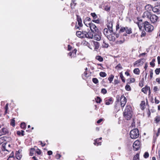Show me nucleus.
Here are the masks:
<instances>
[{
    "instance_id": "obj_25",
    "label": "nucleus",
    "mask_w": 160,
    "mask_h": 160,
    "mask_svg": "<svg viewBox=\"0 0 160 160\" xmlns=\"http://www.w3.org/2000/svg\"><path fill=\"white\" fill-rule=\"evenodd\" d=\"M136 24H137L139 29L140 30H141L142 26H143V23H142L141 22H136Z\"/></svg>"
},
{
    "instance_id": "obj_63",
    "label": "nucleus",
    "mask_w": 160,
    "mask_h": 160,
    "mask_svg": "<svg viewBox=\"0 0 160 160\" xmlns=\"http://www.w3.org/2000/svg\"><path fill=\"white\" fill-rule=\"evenodd\" d=\"M119 82L118 80H115L114 81V84L115 85L118 84Z\"/></svg>"
},
{
    "instance_id": "obj_19",
    "label": "nucleus",
    "mask_w": 160,
    "mask_h": 160,
    "mask_svg": "<svg viewBox=\"0 0 160 160\" xmlns=\"http://www.w3.org/2000/svg\"><path fill=\"white\" fill-rule=\"evenodd\" d=\"M141 60L139 59L137 61H136L134 63L133 66L134 67H138L140 66H141L142 63L141 64L140 63L141 62Z\"/></svg>"
},
{
    "instance_id": "obj_48",
    "label": "nucleus",
    "mask_w": 160,
    "mask_h": 160,
    "mask_svg": "<svg viewBox=\"0 0 160 160\" xmlns=\"http://www.w3.org/2000/svg\"><path fill=\"white\" fill-rule=\"evenodd\" d=\"M155 121L157 122H158L160 121V117L159 116H157L155 118Z\"/></svg>"
},
{
    "instance_id": "obj_53",
    "label": "nucleus",
    "mask_w": 160,
    "mask_h": 160,
    "mask_svg": "<svg viewBox=\"0 0 160 160\" xmlns=\"http://www.w3.org/2000/svg\"><path fill=\"white\" fill-rule=\"evenodd\" d=\"M102 139V138H99L98 139H97L96 140H94V145H96V143H97L98 141H99V140H101Z\"/></svg>"
},
{
    "instance_id": "obj_51",
    "label": "nucleus",
    "mask_w": 160,
    "mask_h": 160,
    "mask_svg": "<svg viewBox=\"0 0 160 160\" xmlns=\"http://www.w3.org/2000/svg\"><path fill=\"white\" fill-rule=\"evenodd\" d=\"M8 109V104L7 103L5 107V114H6L7 113V111Z\"/></svg>"
},
{
    "instance_id": "obj_8",
    "label": "nucleus",
    "mask_w": 160,
    "mask_h": 160,
    "mask_svg": "<svg viewBox=\"0 0 160 160\" xmlns=\"http://www.w3.org/2000/svg\"><path fill=\"white\" fill-rule=\"evenodd\" d=\"M121 106L122 107H123L127 102V99L123 96H122L120 98Z\"/></svg>"
},
{
    "instance_id": "obj_33",
    "label": "nucleus",
    "mask_w": 160,
    "mask_h": 160,
    "mask_svg": "<svg viewBox=\"0 0 160 160\" xmlns=\"http://www.w3.org/2000/svg\"><path fill=\"white\" fill-rule=\"evenodd\" d=\"M76 0H72V2L71 3V6L72 8H74L75 6L76 3L75 2Z\"/></svg>"
},
{
    "instance_id": "obj_35",
    "label": "nucleus",
    "mask_w": 160,
    "mask_h": 160,
    "mask_svg": "<svg viewBox=\"0 0 160 160\" xmlns=\"http://www.w3.org/2000/svg\"><path fill=\"white\" fill-rule=\"evenodd\" d=\"M99 75L101 77H105L107 75L106 73L104 72H101L99 73Z\"/></svg>"
},
{
    "instance_id": "obj_60",
    "label": "nucleus",
    "mask_w": 160,
    "mask_h": 160,
    "mask_svg": "<svg viewBox=\"0 0 160 160\" xmlns=\"http://www.w3.org/2000/svg\"><path fill=\"white\" fill-rule=\"evenodd\" d=\"M36 152L38 155H40L41 154V151L38 149L36 151Z\"/></svg>"
},
{
    "instance_id": "obj_2",
    "label": "nucleus",
    "mask_w": 160,
    "mask_h": 160,
    "mask_svg": "<svg viewBox=\"0 0 160 160\" xmlns=\"http://www.w3.org/2000/svg\"><path fill=\"white\" fill-rule=\"evenodd\" d=\"M132 110L131 106L129 105L127 106L123 112L125 118L127 120H130L132 117Z\"/></svg>"
},
{
    "instance_id": "obj_64",
    "label": "nucleus",
    "mask_w": 160,
    "mask_h": 160,
    "mask_svg": "<svg viewBox=\"0 0 160 160\" xmlns=\"http://www.w3.org/2000/svg\"><path fill=\"white\" fill-rule=\"evenodd\" d=\"M156 81L159 84H160V78H158L156 79Z\"/></svg>"
},
{
    "instance_id": "obj_34",
    "label": "nucleus",
    "mask_w": 160,
    "mask_h": 160,
    "mask_svg": "<svg viewBox=\"0 0 160 160\" xmlns=\"http://www.w3.org/2000/svg\"><path fill=\"white\" fill-rule=\"evenodd\" d=\"M92 81L95 84H97L98 82V80L96 78H93L92 79Z\"/></svg>"
},
{
    "instance_id": "obj_46",
    "label": "nucleus",
    "mask_w": 160,
    "mask_h": 160,
    "mask_svg": "<svg viewBox=\"0 0 160 160\" xmlns=\"http://www.w3.org/2000/svg\"><path fill=\"white\" fill-rule=\"evenodd\" d=\"M21 128L24 129L26 127V124L24 122L22 123L21 124Z\"/></svg>"
},
{
    "instance_id": "obj_9",
    "label": "nucleus",
    "mask_w": 160,
    "mask_h": 160,
    "mask_svg": "<svg viewBox=\"0 0 160 160\" xmlns=\"http://www.w3.org/2000/svg\"><path fill=\"white\" fill-rule=\"evenodd\" d=\"M116 36V35L115 34V33H114L112 32L109 36H107V38L109 41H114L115 40ZM116 37L117 38L118 36H116Z\"/></svg>"
},
{
    "instance_id": "obj_56",
    "label": "nucleus",
    "mask_w": 160,
    "mask_h": 160,
    "mask_svg": "<svg viewBox=\"0 0 160 160\" xmlns=\"http://www.w3.org/2000/svg\"><path fill=\"white\" fill-rule=\"evenodd\" d=\"M34 151V149L33 148H31L30 151V154L31 156H32L33 154V152Z\"/></svg>"
},
{
    "instance_id": "obj_50",
    "label": "nucleus",
    "mask_w": 160,
    "mask_h": 160,
    "mask_svg": "<svg viewBox=\"0 0 160 160\" xmlns=\"http://www.w3.org/2000/svg\"><path fill=\"white\" fill-rule=\"evenodd\" d=\"M137 33H134L133 34H132L131 36V38H134L136 36L137 37L138 36V35L137 34Z\"/></svg>"
},
{
    "instance_id": "obj_55",
    "label": "nucleus",
    "mask_w": 160,
    "mask_h": 160,
    "mask_svg": "<svg viewBox=\"0 0 160 160\" xmlns=\"http://www.w3.org/2000/svg\"><path fill=\"white\" fill-rule=\"evenodd\" d=\"M101 92L102 93L105 94L107 93V91L105 89L103 88L101 90Z\"/></svg>"
},
{
    "instance_id": "obj_17",
    "label": "nucleus",
    "mask_w": 160,
    "mask_h": 160,
    "mask_svg": "<svg viewBox=\"0 0 160 160\" xmlns=\"http://www.w3.org/2000/svg\"><path fill=\"white\" fill-rule=\"evenodd\" d=\"M148 91L149 94H150V87L147 86H146L145 88H143L142 89V91L144 93L146 94L147 92Z\"/></svg>"
},
{
    "instance_id": "obj_29",
    "label": "nucleus",
    "mask_w": 160,
    "mask_h": 160,
    "mask_svg": "<svg viewBox=\"0 0 160 160\" xmlns=\"http://www.w3.org/2000/svg\"><path fill=\"white\" fill-rule=\"evenodd\" d=\"M16 158L18 160H20L22 157V155L20 154L19 152H16Z\"/></svg>"
},
{
    "instance_id": "obj_13",
    "label": "nucleus",
    "mask_w": 160,
    "mask_h": 160,
    "mask_svg": "<svg viewBox=\"0 0 160 160\" xmlns=\"http://www.w3.org/2000/svg\"><path fill=\"white\" fill-rule=\"evenodd\" d=\"M112 30L111 29H109L108 28H105L104 29L103 33L105 36L107 37V36L112 33Z\"/></svg>"
},
{
    "instance_id": "obj_1",
    "label": "nucleus",
    "mask_w": 160,
    "mask_h": 160,
    "mask_svg": "<svg viewBox=\"0 0 160 160\" xmlns=\"http://www.w3.org/2000/svg\"><path fill=\"white\" fill-rule=\"evenodd\" d=\"M77 36L80 38H86L89 39H92L93 37V33L90 32L88 27H86L81 31L77 32Z\"/></svg>"
},
{
    "instance_id": "obj_61",
    "label": "nucleus",
    "mask_w": 160,
    "mask_h": 160,
    "mask_svg": "<svg viewBox=\"0 0 160 160\" xmlns=\"http://www.w3.org/2000/svg\"><path fill=\"white\" fill-rule=\"evenodd\" d=\"M155 103L157 104H158L159 102V101L156 98H155Z\"/></svg>"
},
{
    "instance_id": "obj_6",
    "label": "nucleus",
    "mask_w": 160,
    "mask_h": 160,
    "mask_svg": "<svg viewBox=\"0 0 160 160\" xmlns=\"http://www.w3.org/2000/svg\"><path fill=\"white\" fill-rule=\"evenodd\" d=\"M77 22L75 26V28L76 29H78L80 30L79 27H82V20L80 17L78 15H77Z\"/></svg>"
},
{
    "instance_id": "obj_3",
    "label": "nucleus",
    "mask_w": 160,
    "mask_h": 160,
    "mask_svg": "<svg viewBox=\"0 0 160 160\" xmlns=\"http://www.w3.org/2000/svg\"><path fill=\"white\" fill-rule=\"evenodd\" d=\"M143 26L145 31L147 32H151L154 29L153 26L148 21H145L143 23Z\"/></svg>"
},
{
    "instance_id": "obj_43",
    "label": "nucleus",
    "mask_w": 160,
    "mask_h": 160,
    "mask_svg": "<svg viewBox=\"0 0 160 160\" xmlns=\"http://www.w3.org/2000/svg\"><path fill=\"white\" fill-rule=\"evenodd\" d=\"M146 35V32L145 31L142 30L141 32V37H145Z\"/></svg>"
},
{
    "instance_id": "obj_12",
    "label": "nucleus",
    "mask_w": 160,
    "mask_h": 160,
    "mask_svg": "<svg viewBox=\"0 0 160 160\" xmlns=\"http://www.w3.org/2000/svg\"><path fill=\"white\" fill-rule=\"evenodd\" d=\"M140 142L137 140L134 142L133 144V147L134 148L136 149V150H138L140 148Z\"/></svg>"
},
{
    "instance_id": "obj_28",
    "label": "nucleus",
    "mask_w": 160,
    "mask_h": 160,
    "mask_svg": "<svg viewBox=\"0 0 160 160\" xmlns=\"http://www.w3.org/2000/svg\"><path fill=\"white\" fill-rule=\"evenodd\" d=\"M160 133V128H158V132L156 134H154L153 136V138L154 140H156L158 137L159 135V134Z\"/></svg>"
},
{
    "instance_id": "obj_58",
    "label": "nucleus",
    "mask_w": 160,
    "mask_h": 160,
    "mask_svg": "<svg viewBox=\"0 0 160 160\" xmlns=\"http://www.w3.org/2000/svg\"><path fill=\"white\" fill-rule=\"evenodd\" d=\"M103 44H104L103 45V47L106 48H107L108 47V44L106 43L104 41L103 42Z\"/></svg>"
},
{
    "instance_id": "obj_30",
    "label": "nucleus",
    "mask_w": 160,
    "mask_h": 160,
    "mask_svg": "<svg viewBox=\"0 0 160 160\" xmlns=\"http://www.w3.org/2000/svg\"><path fill=\"white\" fill-rule=\"evenodd\" d=\"M96 58L100 62H102L103 61V58L100 56H97L96 57Z\"/></svg>"
},
{
    "instance_id": "obj_4",
    "label": "nucleus",
    "mask_w": 160,
    "mask_h": 160,
    "mask_svg": "<svg viewBox=\"0 0 160 160\" xmlns=\"http://www.w3.org/2000/svg\"><path fill=\"white\" fill-rule=\"evenodd\" d=\"M130 137L132 139H135L138 137L139 136V131L137 129H134L132 130L130 133Z\"/></svg>"
},
{
    "instance_id": "obj_57",
    "label": "nucleus",
    "mask_w": 160,
    "mask_h": 160,
    "mask_svg": "<svg viewBox=\"0 0 160 160\" xmlns=\"http://www.w3.org/2000/svg\"><path fill=\"white\" fill-rule=\"evenodd\" d=\"M61 157V155L59 154H57L55 157L57 159H59Z\"/></svg>"
},
{
    "instance_id": "obj_40",
    "label": "nucleus",
    "mask_w": 160,
    "mask_h": 160,
    "mask_svg": "<svg viewBox=\"0 0 160 160\" xmlns=\"http://www.w3.org/2000/svg\"><path fill=\"white\" fill-rule=\"evenodd\" d=\"M139 158V155L137 154L133 157V160H137Z\"/></svg>"
},
{
    "instance_id": "obj_22",
    "label": "nucleus",
    "mask_w": 160,
    "mask_h": 160,
    "mask_svg": "<svg viewBox=\"0 0 160 160\" xmlns=\"http://www.w3.org/2000/svg\"><path fill=\"white\" fill-rule=\"evenodd\" d=\"M145 9L147 10V11H150L152 10V9L153 8L152 6L150 4H148L146 5L145 7Z\"/></svg>"
},
{
    "instance_id": "obj_23",
    "label": "nucleus",
    "mask_w": 160,
    "mask_h": 160,
    "mask_svg": "<svg viewBox=\"0 0 160 160\" xmlns=\"http://www.w3.org/2000/svg\"><path fill=\"white\" fill-rule=\"evenodd\" d=\"M91 20V18H90L89 17H87L86 18L85 20H84V24L86 26V27H88V23H87V22H90Z\"/></svg>"
},
{
    "instance_id": "obj_37",
    "label": "nucleus",
    "mask_w": 160,
    "mask_h": 160,
    "mask_svg": "<svg viewBox=\"0 0 160 160\" xmlns=\"http://www.w3.org/2000/svg\"><path fill=\"white\" fill-rule=\"evenodd\" d=\"M83 76H84L88 78L90 76V74H88L87 73V72L86 71L84 72V74L82 76V77L84 79V78L83 77Z\"/></svg>"
},
{
    "instance_id": "obj_47",
    "label": "nucleus",
    "mask_w": 160,
    "mask_h": 160,
    "mask_svg": "<svg viewBox=\"0 0 160 160\" xmlns=\"http://www.w3.org/2000/svg\"><path fill=\"white\" fill-rule=\"evenodd\" d=\"M116 68L118 70L121 69L122 68L121 65L120 64H118L116 67Z\"/></svg>"
},
{
    "instance_id": "obj_38",
    "label": "nucleus",
    "mask_w": 160,
    "mask_h": 160,
    "mask_svg": "<svg viewBox=\"0 0 160 160\" xmlns=\"http://www.w3.org/2000/svg\"><path fill=\"white\" fill-rule=\"evenodd\" d=\"M24 131L23 130H22L21 132L20 131H18L17 132V134L18 135L21 134L22 136H23L24 135Z\"/></svg>"
},
{
    "instance_id": "obj_32",
    "label": "nucleus",
    "mask_w": 160,
    "mask_h": 160,
    "mask_svg": "<svg viewBox=\"0 0 160 160\" xmlns=\"http://www.w3.org/2000/svg\"><path fill=\"white\" fill-rule=\"evenodd\" d=\"M114 76L112 75H111L108 78V80L110 82V83H111L113 81V79L114 78Z\"/></svg>"
},
{
    "instance_id": "obj_59",
    "label": "nucleus",
    "mask_w": 160,
    "mask_h": 160,
    "mask_svg": "<svg viewBox=\"0 0 160 160\" xmlns=\"http://www.w3.org/2000/svg\"><path fill=\"white\" fill-rule=\"evenodd\" d=\"M153 90L155 92L158 91V87L157 86L154 87L153 88Z\"/></svg>"
},
{
    "instance_id": "obj_24",
    "label": "nucleus",
    "mask_w": 160,
    "mask_h": 160,
    "mask_svg": "<svg viewBox=\"0 0 160 160\" xmlns=\"http://www.w3.org/2000/svg\"><path fill=\"white\" fill-rule=\"evenodd\" d=\"M112 103V99L110 98L108 100H106L105 102V104L107 105H109Z\"/></svg>"
},
{
    "instance_id": "obj_11",
    "label": "nucleus",
    "mask_w": 160,
    "mask_h": 160,
    "mask_svg": "<svg viewBox=\"0 0 160 160\" xmlns=\"http://www.w3.org/2000/svg\"><path fill=\"white\" fill-rule=\"evenodd\" d=\"M9 133V131L7 128H3L0 131V136L6 134H8Z\"/></svg>"
},
{
    "instance_id": "obj_36",
    "label": "nucleus",
    "mask_w": 160,
    "mask_h": 160,
    "mask_svg": "<svg viewBox=\"0 0 160 160\" xmlns=\"http://www.w3.org/2000/svg\"><path fill=\"white\" fill-rule=\"evenodd\" d=\"M91 15L94 19H96L98 18L97 16L95 13H91Z\"/></svg>"
},
{
    "instance_id": "obj_26",
    "label": "nucleus",
    "mask_w": 160,
    "mask_h": 160,
    "mask_svg": "<svg viewBox=\"0 0 160 160\" xmlns=\"http://www.w3.org/2000/svg\"><path fill=\"white\" fill-rule=\"evenodd\" d=\"M126 32L128 34H130L132 33V29L131 28L126 27Z\"/></svg>"
},
{
    "instance_id": "obj_20",
    "label": "nucleus",
    "mask_w": 160,
    "mask_h": 160,
    "mask_svg": "<svg viewBox=\"0 0 160 160\" xmlns=\"http://www.w3.org/2000/svg\"><path fill=\"white\" fill-rule=\"evenodd\" d=\"M93 45L94 47V50L96 51L98 48L99 47V43L96 41H94L93 42Z\"/></svg>"
},
{
    "instance_id": "obj_27",
    "label": "nucleus",
    "mask_w": 160,
    "mask_h": 160,
    "mask_svg": "<svg viewBox=\"0 0 160 160\" xmlns=\"http://www.w3.org/2000/svg\"><path fill=\"white\" fill-rule=\"evenodd\" d=\"M145 102L144 101H142L140 104L141 108L143 110L145 108Z\"/></svg>"
},
{
    "instance_id": "obj_5",
    "label": "nucleus",
    "mask_w": 160,
    "mask_h": 160,
    "mask_svg": "<svg viewBox=\"0 0 160 160\" xmlns=\"http://www.w3.org/2000/svg\"><path fill=\"white\" fill-rule=\"evenodd\" d=\"M88 26H89L90 28L91 29V32H92V33H93V36L94 33H97L99 31L97 27L93 23L89 22L88 23Z\"/></svg>"
},
{
    "instance_id": "obj_45",
    "label": "nucleus",
    "mask_w": 160,
    "mask_h": 160,
    "mask_svg": "<svg viewBox=\"0 0 160 160\" xmlns=\"http://www.w3.org/2000/svg\"><path fill=\"white\" fill-rule=\"evenodd\" d=\"M155 72L156 74L157 75L159 74V73H160V68H157L155 70Z\"/></svg>"
},
{
    "instance_id": "obj_49",
    "label": "nucleus",
    "mask_w": 160,
    "mask_h": 160,
    "mask_svg": "<svg viewBox=\"0 0 160 160\" xmlns=\"http://www.w3.org/2000/svg\"><path fill=\"white\" fill-rule=\"evenodd\" d=\"M125 28H126V27H122L120 28V32H124L125 31V30H126Z\"/></svg>"
},
{
    "instance_id": "obj_42",
    "label": "nucleus",
    "mask_w": 160,
    "mask_h": 160,
    "mask_svg": "<svg viewBox=\"0 0 160 160\" xmlns=\"http://www.w3.org/2000/svg\"><path fill=\"white\" fill-rule=\"evenodd\" d=\"M149 156V154L148 153V152H146L143 155V157L145 158H147Z\"/></svg>"
},
{
    "instance_id": "obj_10",
    "label": "nucleus",
    "mask_w": 160,
    "mask_h": 160,
    "mask_svg": "<svg viewBox=\"0 0 160 160\" xmlns=\"http://www.w3.org/2000/svg\"><path fill=\"white\" fill-rule=\"evenodd\" d=\"M158 19V16L153 14L151 15L149 19L152 23H154L157 21Z\"/></svg>"
},
{
    "instance_id": "obj_14",
    "label": "nucleus",
    "mask_w": 160,
    "mask_h": 160,
    "mask_svg": "<svg viewBox=\"0 0 160 160\" xmlns=\"http://www.w3.org/2000/svg\"><path fill=\"white\" fill-rule=\"evenodd\" d=\"M151 13L148 11H146L144 12L142 17L143 18L150 19L151 15Z\"/></svg>"
},
{
    "instance_id": "obj_39",
    "label": "nucleus",
    "mask_w": 160,
    "mask_h": 160,
    "mask_svg": "<svg viewBox=\"0 0 160 160\" xmlns=\"http://www.w3.org/2000/svg\"><path fill=\"white\" fill-rule=\"evenodd\" d=\"M95 100L96 102L98 103H100L101 101V98L98 97H97V98L95 99Z\"/></svg>"
},
{
    "instance_id": "obj_52",
    "label": "nucleus",
    "mask_w": 160,
    "mask_h": 160,
    "mask_svg": "<svg viewBox=\"0 0 160 160\" xmlns=\"http://www.w3.org/2000/svg\"><path fill=\"white\" fill-rule=\"evenodd\" d=\"M150 79H152L153 77V70H150Z\"/></svg>"
},
{
    "instance_id": "obj_44",
    "label": "nucleus",
    "mask_w": 160,
    "mask_h": 160,
    "mask_svg": "<svg viewBox=\"0 0 160 160\" xmlns=\"http://www.w3.org/2000/svg\"><path fill=\"white\" fill-rule=\"evenodd\" d=\"M15 120L14 119H12L11 120V124L12 125L13 127L15 125Z\"/></svg>"
},
{
    "instance_id": "obj_7",
    "label": "nucleus",
    "mask_w": 160,
    "mask_h": 160,
    "mask_svg": "<svg viewBox=\"0 0 160 160\" xmlns=\"http://www.w3.org/2000/svg\"><path fill=\"white\" fill-rule=\"evenodd\" d=\"M101 33L99 31L97 33H93V39L97 41H99L101 39Z\"/></svg>"
},
{
    "instance_id": "obj_16",
    "label": "nucleus",
    "mask_w": 160,
    "mask_h": 160,
    "mask_svg": "<svg viewBox=\"0 0 160 160\" xmlns=\"http://www.w3.org/2000/svg\"><path fill=\"white\" fill-rule=\"evenodd\" d=\"M77 52V50L76 49H74L72 52H70L68 55L72 58H75L76 56V52Z\"/></svg>"
},
{
    "instance_id": "obj_21",
    "label": "nucleus",
    "mask_w": 160,
    "mask_h": 160,
    "mask_svg": "<svg viewBox=\"0 0 160 160\" xmlns=\"http://www.w3.org/2000/svg\"><path fill=\"white\" fill-rule=\"evenodd\" d=\"M125 41V38L122 37H121L120 40H117L116 41V43L117 44H121L123 43Z\"/></svg>"
},
{
    "instance_id": "obj_31",
    "label": "nucleus",
    "mask_w": 160,
    "mask_h": 160,
    "mask_svg": "<svg viewBox=\"0 0 160 160\" xmlns=\"http://www.w3.org/2000/svg\"><path fill=\"white\" fill-rule=\"evenodd\" d=\"M133 72L137 75L139 74L140 70L138 68H135L133 70Z\"/></svg>"
},
{
    "instance_id": "obj_41",
    "label": "nucleus",
    "mask_w": 160,
    "mask_h": 160,
    "mask_svg": "<svg viewBox=\"0 0 160 160\" xmlns=\"http://www.w3.org/2000/svg\"><path fill=\"white\" fill-rule=\"evenodd\" d=\"M125 89L127 91H130L131 90V88L130 86L127 84L125 86Z\"/></svg>"
},
{
    "instance_id": "obj_15",
    "label": "nucleus",
    "mask_w": 160,
    "mask_h": 160,
    "mask_svg": "<svg viewBox=\"0 0 160 160\" xmlns=\"http://www.w3.org/2000/svg\"><path fill=\"white\" fill-rule=\"evenodd\" d=\"M153 12L157 14H160V7L158 6H156L153 7L152 9Z\"/></svg>"
},
{
    "instance_id": "obj_18",
    "label": "nucleus",
    "mask_w": 160,
    "mask_h": 160,
    "mask_svg": "<svg viewBox=\"0 0 160 160\" xmlns=\"http://www.w3.org/2000/svg\"><path fill=\"white\" fill-rule=\"evenodd\" d=\"M108 23H107V26L109 29L112 30V26L113 22L112 21H109L108 20Z\"/></svg>"
},
{
    "instance_id": "obj_54",
    "label": "nucleus",
    "mask_w": 160,
    "mask_h": 160,
    "mask_svg": "<svg viewBox=\"0 0 160 160\" xmlns=\"http://www.w3.org/2000/svg\"><path fill=\"white\" fill-rule=\"evenodd\" d=\"M120 77L122 81L123 82H125V80L124 79V77L123 76L122 74L120 73Z\"/></svg>"
},
{
    "instance_id": "obj_62",
    "label": "nucleus",
    "mask_w": 160,
    "mask_h": 160,
    "mask_svg": "<svg viewBox=\"0 0 160 160\" xmlns=\"http://www.w3.org/2000/svg\"><path fill=\"white\" fill-rule=\"evenodd\" d=\"M48 154L49 155H51L52 154V152L51 151H49L48 152Z\"/></svg>"
}]
</instances>
